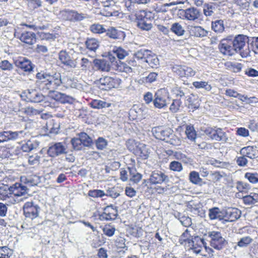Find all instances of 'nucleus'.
<instances>
[{
	"mask_svg": "<svg viewBox=\"0 0 258 258\" xmlns=\"http://www.w3.org/2000/svg\"><path fill=\"white\" fill-rule=\"evenodd\" d=\"M247 37L242 34L235 36L233 39L231 38L232 46L236 53H239L242 57H247L249 53L248 46L246 45Z\"/></svg>",
	"mask_w": 258,
	"mask_h": 258,
	"instance_id": "obj_2",
	"label": "nucleus"
},
{
	"mask_svg": "<svg viewBox=\"0 0 258 258\" xmlns=\"http://www.w3.org/2000/svg\"><path fill=\"white\" fill-rule=\"evenodd\" d=\"M96 148L98 150H103L108 145L107 141L103 137H99L95 141Z\"/></svg>",
	"mask_w": 258,
	"mask_h": 258,
	"instance_id": "obj_46",
	"label": "nucleus"
},
{
	"mask_svg": "<svg viewBox=\"0 0 258 258\" xmlns=\"http://www.w3.org/2000/svg\"><path fill=\"white\" fill-rule=\"evenodd\" d=\"M13 189L14 188L12 186H9L8 185L0 184V196L3 198L9 197V195H13Z\"/></svg>",
	"mask_w": 258,
	"mask_h": 258,
	"instance_id": "obj_31",
	"label": "nucleus"
},
{
	"mask_svg": "<svg viewBox=\"0 0 258 258\" xmlns=\"http://www.w3.org/2000/svg\"><path fill=\"white\" fill-rule=\"evenodd\" d=\"M14 188L12 190L14 191L12 192L13 195L15 196L20 197L27 193L28 189L27 186L23 185L19 183H16L15 184L12 185Z\"/></svg>",
	"mask_w": 258,
	"mask_h": 258,
	"instance_id": "obj_26",
	"label": "nucleus"
},
{
	"mask_svg": "<svg viewBox=\"0 0 258 258\" xmlns=\"http://www.w3.org/2000/svg\"><path fill=\"white\" fill-rule=\"evenodd\" d=\"M147 62L151 68H156L159 64V61L158 57L155 54L152 53L150 51V53L148 54V56L144 61Z\"/></svg>",
	"mask_w": 258,
	"mask_h": 258,
	"instance_id": "obj_28",
	"label": "nucleus"
},
{
	"mask_svg": "<svg viewBox=\"0 0 258 258\" xmlns=\"http://www.w3.org/2000/svg\"><path fill=\"white\" fill-rule=\"evenodd\" d=\"M220 51L224 55L232 56L236 53L232 46L231 36L222 39L218 45Z\"/></svg>",
	"mask_w": 258,
	"mask_h": 258,
	"instance_id": "obj_8",
	"label": "nucleus"
},
{
	"mask_svg": "<svg viewBox=\"0 0 258 258\" xmlns=\"http://www.w3.org/2000/svg\"><path fill=\"white\" fill-rule=\"evenodd\" d=\"M137 26L144 31H149L153 27L152 20L148 17V13L144 10L140 11L136 14Z\"/></svg>",
	"mask_w": 258,
	"mask_h": 258,
	"instance_id": "obj_4",
	"label": "nucleus"
},
{
	"mask_svg": "<svg viewBox=\"0 0 258 258\" xmlns=\"http://www.w3.org/2000/svg\"><path fill=\"white\" fill-rule=\"evenodd\" d=\"M150 53V50L144 48L140 49L137 50L134 53V57L137 58L138 60H142L145 61L148 54Z\"/></svg>",
	"mask_w": 258,
	"mask_h": 258,
	"instance_id": "obj_35",
	"label": "nucleus"
},
{
	"mask_svg": "<svg viewBox=\"0 0 258 258\" xmlns=\"http://www.w3.org/2000/svg\"><path fill=\"white\" fill-rule=\"evenodd\" d=\"M73 101V98L70 96L65 94L60 93L58 102L62 103H72Z\"/></svg>",
	"mask_w": 258,
	"mask_h": 258,
	"instance_id": "obj_54",
	"label": "nucleus"
},
{
	"mask_svg": "<svg viewBox=\"0 0 258 258\" xmlns=\"http://www.w3.org/2000/svg\"><path fill=\"white\" fill-rule=\"evenodd\" d=\"M90 30L92 32L96 34H102L106 32V29L103 26L98 23L91 25Z\"/></svg>",
	"mask_w": 258,
	"mask_h": 258,
	"instance_id": "obj_44",
	"label": "nucleus"
},
{
	"mask_svg": "<svg viewBox=\"0 0 258 258\" xmlns=\"http://www.w3.org/2000/svg\"><path fill=\"white\" fill-rule=\"evenodd\" d=\"M169 168L170 170L176 172H180L183 169L182 164L176 161H173L170 163Z\"/></svg>",
	"mask_w": 258,
	"mask_h": 258,
	"instance_id": "obj_57",
	"label": "nucleus"
},
{
	"mask_svg": "<svg viewBox=\"0 0 258 258\" xmlns=\"http://www.w3.org/2000/svg\"><path fill=\"white\" fill-rule=\"evenodd\" d=\"M154 136L157 139L165 141L174 146L180 144V140L173 133V131L170 128L155 127L152 129Z\"/></svg>",
	"mask_w": 258,
	"mask_h": 258,
	"instance_id": "obj_1",
	"label": "nucleus"
},
{
	"mask_svg": "<svg viewBox=\"0 0 258 258\" xmlns=\"http://www.w3.org/2000/svg\"><path fill=\"white\" fill-rule=\"evenodd\" d=\"M215 137V141L221 142L223 143L227 142L228 140L226 133L223 132L221 128H217L216 136Z\"/></svg>",
	"mask_w": 258,
	"mask_h": 258,
	"instance_id": "obj_37",
	"label": "nucleus"
},
{
	"mask_svg": "<svg viewBox=\"0 0 258 258\" xmlns=\"http://www.w3.org/2000/svg\"><path fill=\"white\" fill-rule=\"evenodd\" d=\"M128 169L130 172V181L134 183H138L142 178V175L140 173H137L134 169L128 168Z\"/></svg>",
	"mask_w": 258,
	"mask_h": 258,
	"instance_id": "obj_39",
	"label": "nucleus"
},
{
	"mask_svg": "<svg viewBox=\"0 0 258 258\" xmlns=\"http://www.w3.org/2000/svg\"><path fill=\"white\" fill-rule=\"evenodd\" d=\"M0 68L5 71H10L13 68V64L8 60H4L0 62Z\"/></svg>",
	"mask_w": 258,
	"mask_h": 258,
	"instance_id": "obj_64",
	"label": "nucleus"
},
{
	"mask_svg": "<svg viewBox=\"0 0 258 258\" xmlns=\"http://www.w3.org/2000/svg\"><path fill=\"white\" fill-rule=\"evenodd\" d=\"M182 102L180 99H174L173 100L172 104L170 106V110L172 112H176L179 110V108Z\"/></svg>",
	"mask_w": 258,
	"mask_h": 258,
	"instance_id": "obj_59",
	"label": "nucleus"
},
{
	"mask_svg": "<svg viewBox=\"0 0 258 258\" xmlns=\"http://www.w3.org/2000/svg\"><path fill=\"white\" fill-rule=\"evenodd\" d=\"M82 145L84 147H90L92 144V140L86 133L84 132L78 134Z\"/></svg>",
	"mask_w": 258,
	"mask_h": 258,
	"instance_id": "obj_36",
	"label": "nucleus"
},
{
	"mask_svg": "<svg viewBox=\"0 0 258 258\" xmlns=\"http://www.w3.org/2000/svg\"><path fill=\"white\" fill-rule=\"evenodd\" d=\"M118 216V211L116 208H114L111 205L107 206L103 209V212L99 214V218L100 220H113Z\"/></svg>",
	"mask_w": 258,
	"mask_h": 258,
	"instance_id": "obj_11",
	"label": "nucleus"
},
{
	"mask_svg": "<svg viewBox=\"0 0 258 258\" xmlns=\"http://www.w3.org/2000/svg\"><path fill=\"white\" fill-rule=\"evenodd\" d=\"M87 48L90 51L95 52L99 46V41L95 38L87 39L85 42Z\"/></svg>",
	"mask_w": 258,
	"mask_h": 258,
	"instance_id": "obj_32",
	"label": "nucleus"
},
{
	"mask_svg": "<svg viewBox=\"0 0 258 258\" xmlns=\"http://www.w3.org/2000/svg\"><path fill=\"white\" fill-rule=\"evenodd\" d=\"M58 59L62 64L69 68H75L77 66V58L74 52L70 50H61L58 53Z\"/></svg>",
	"mask_w": 258,
	"mask_h": 258,
	"instance_id": "obj_3",
	"label": "nucleus"
},
{
	"mask_svg": "<svg viewBox=\"0 0 258 258\" xmlns=\"http://www.w3.org/2000/svg\"><path fill=\"white\" fill-rule=\"evenodd\" d=\"M10 251V249L7 246L0 247V258H9L11 254Z\"/></svg>",
	"mask_w": 258,
	"mask_h": 258,
	"instance_id": "obj_62",
	"label": "nucleus"
},
{
	"mask_svg": "<svg viewBox=\"0 0 258 258\" xmlns=\"http://www.w3.org/2000/svg\"><path fill=\"white\" fill-rule=\"evenodd\" d=\"M22 181L27 185V187L36 185L40 182V177L36 175L30 176L24 178H22Z\"/></svg>",
	"mask_w": 258,
	"mask_h": 258,
	"instance_id": "obj_30",
	"label": "nucleus"
},
{
	"mask_svg": "<svg viewBox=\"0 0 258 258\" xmlns=\"http://www.w3.org/2000/svg\"><path fill=\"white\" fill-rule=\"evenodd\" d=\"M35 148V145L30 140L27 141V142L24 144L21 147L22 151L25 152H30Z\"/></svg>",
	"mask_w": 258,
	"mask_h": 258,
	"instance_id": "obj_58",
	"label": "nucleus"
},
{
	"mask_svg": "<svg viewBox=\"0 0 258 258\" xmlns=\"http://www.w3.org/2000/svg\"><path fill=\"white\" fill-rule=\"evenodd\" d=\"M185 134L188 139L194 142L196 140L197 134L194 127L191 125H188L186 127Z\"/></svg>",
	"mask_w": 258,
	"mask_h": 258,
	"instance_id": "obj_40",
	"label": "nucleus"
},
{
	"mask_svg": "<svg viewBox=\"0 0 258 258\" xmlns=\"http://www.w3.org/2000/svg\"><path fill=\"white\" fill-rule=\"evenodd\" d=\"M137 153L142 159H147L149 157L150 153L146 145L144 144L140 145V147H139Z\"/></svg>",
	"mask_w": 258,
	"mask_h": 258,
	"instance_id": "obj_41",
	"label": "nucleus"
},
{
	"mask_svg": "<svg viewBox=\"0 0 258 258\" xmlns=\"http://www.w3.org/2000/svg\"><path fill=\"white\" fill-rule=\"evenodd\" d=\"M188 90L184 87H174L171 90V92L176 97L181 98L187 94Z\"/></svg>",
	"mask_w": 258,
	"mask_h": 258,
	"instance_id": "obj_34",
	"label": "nucleus"
},
{
	"mask_svg": "<svg viewBox=\"0 0 258 258\" xmlns=\"http://www.w3.org/2000/svg\"><path fill=\"white\" fill-rule=\"evenodd\" d=\"M71 143L75 150H81L84 147L79 136L77 138H73L71 140Z\"/></svg>",
	"mask_w": 258,
	"mask_h": 258,
	"instance_id": "obj_51",
	"label": "nucleus"
},
{
	"mask_svg": "<svg viewBox=\"0 0 258 258\" xmlns=\"http://www.w3.org/2000/svg\"><path fill=\"white\" fill-rule=\"evenodd\" d=\"M118 70L121 72H124L126 73H130L133 71V69L131 66H129L126 63L121 62L119 64H118Z\"/></svg>",
	"mask_w": 258,
	"mask_h": 258,
	"instance_id": "obj_56",
	"label": "nucleus"
},
{
	"mask_svg": "<svg viewBox=\"0 0 258 258\" xmlns=\"http://www.w3.org/2000/svg\"><path fill=\"white\" fill-rule=\"evenodd\" d=\"M27 6L29 9L34 10L42 6L41 0H26Z\"/></svg>",
	"mask_w": 258,
	"mask_h": 258,
	"instance_id": "obj_47",
	"label": "nucleus"
},
{
	"mask_svg": "<svg viewBox=\"0 0 258 258\" xmlns=\"http://www.w3.org/2000/svg\"><path fill=\"white\" fill-rule=\"evenodd\" d=\"M190 236L189 231L186 229L179 237L178 242L181 245L184 244L186 245V243H188V244L189 243H193V240L190 239Z\"/></svg>",
	"mask_w": 258,
	"mask_h": 258,
	"instance_id": "obj_33",
	"label": "nucleus"
},
{
	"mask_svg": "<svg viewBox=\"0 0 258 258\" xmlns=\"http://www.w3.org/2000/svg\"><path fill=\"white\" fill-rule=\"evenodd\" d=\"M244 177L251 183L254 184L258 182V173L256 172H246L245 173Z\"/></svg>",
	"mask_w": 258,
	"mask_h": 258,
	"instance_id": "obj_48",
	"label": "nucleus"
},
{
	"mask_svg": "<svg viewBox=\"0 0 258 258\" xmlns=\"http://www.w3.org/2000/svg\"><path fill=\"white\" fill-rule=\"evenodd\" d=\"M95 68L101 72H109L110 67L108 61L105 59H95L93 61Z\"/></svg>",
	"mask_w": 258,
	"mask_h": 258,
	"instance_id": "obj_23",
	"label": "nucleus"
},
{
	"mask_svg": "<svg viewBox=\"0 0 258 258\" xmlns=\"http://www.w3.org/2000/svg\"><path fill=\"white\" fill-rule=\"evenodd\" d=\"M236 188L239 192L246 191L250 188V185L243 181H238L236 182Z\"/></svg>",
	"mask_w": 258,
	"mask_h": 258,
	"instance_id": "obj_55",
	"label": "nucleus"
},
{
	"mask_svg": "<svg viewBox=\"0 0 258 258\" xmlns=\"http://www.w3.org/2000/svg\"><path fill=\"white\" fill-rule=\"evenodd\" d=\"M3 143L15 141L19 138L23 137L25 134L24 131L13 132L11 131L1 132Z\"/></svg>",
	"mask_w": 258,
	"mask_h": 258,
	"instance_id": "obj_15",
	"label": "nucleus"
},
{
	"mask_svg": "<svg viewBox=\"0 0 258 258\" xmlns=\"http://www.w3.org/2000/svg\"><path fill=\"white\" fill-rule=\"evenodd\" d=\"M27 97L32 102L38 103L43 100L45 101L44 96L35 89L28 90Z\"/></svg>",
	"mask_w": 258,
	"mask_h": 258,
	"instance_id": "obj_21",
	"label": "nucleus"
},
{
	"mask_svg": "<svg viewBox=\"0 0 258 258\" xmlns=\"http://www.w3.org/2000/svg\"><path fill=\"white\" fill-rule=\"evenodd\" d=\"M252 241L249 236L243 237L237 242V245L240 247H245L248 246Z\"/></svg>",
	"mask_w": 258,
	"mask_h": 258,
	"instance_id": "obj_53",
	"label": "nucleus"
},
{
	"mask_svg": "<svg viewBox=\"0 0 258 258\" xmlns=\"http://www.w3.org/2000/svg\"><path fill=\"white\" fill-rule=\"evenodd\" d=\"M60 92L57 91H49L47 97H45V101L44 102L45 106H49L53 108L55 106V102L53 101L58 102Z\"/></svg>",
	"mask_w": 258,
	"mask_h": 258,
	"instance_id": "obj_18",
	"label": "nucleus"
},
{
	"mask_svg": "<svg viewBox=\"0 0 258 258\" xmlns=\"http://www.w3.org/2000/svg\"><path fill=\"white\" fill-rule=\"evenodd\" d=\"M184 66L174 65L172 67V71L180 77H183V73Z\"/></svg>",
	"mask_w": 258,
	"mask_h": 258,
	"instance_id": "obj_61",
	"label": "nucleus"
},
{
	"mask_svg": "<svg viewBox=\"0 0 258 258\" xmlns=\"http://www.w3.org/2000/svg\"><path fill=\"white\" fill-rule=\"evenodd\" d=\"M125 6L129 10L131 9L132 4H147L150 2V0H124Z\"/></svg>",
	"mask_w": 258,
	"mask_h": 258,
	"instance_id": "obj_52",
	"label": "nucleus"
},
{
	"mask_svg": "<svg viewBox=\"0 0 258 258\" xmlns=\"http://www.w3.org/2000/svg\"><path fill=\"white\" fill-rule=\"evenodd\" d=\"M64 16L70 21H82L85 18L84 14L79 13L74 10H67L64 11Z\"/></svg>",
	"mask_w": 258,
	"mask_h": 258,
	"instance_id": "obj_22",
	"label": "nucleus"
},
{
	"mask_svg": "<svg viewBox=\"0 0 258 258\" xmlns=\"http://www.w3.org/2000/svg\"><path fill=\"white\" fill-rule=\"evenodd\" d=\"M257 148L254 146H247L240 150V154L250 159L255 158L257 156Z\"/></svg>",
	"mask_w": 258,
	"mask_h": 258,
	"instance_id": "obj_24",
	"label": "nucleus"
},
{
	"mask_svg": "<svg viewBox=\"0 0 258 258\" xmlns=\"http://www.w3.org/2000/svg\"><path fill=\"white\" fill-rule=\"evenodd\" d=\"M168 96L166 90L161 89L156 91L154 96L153 104L155 108H164L167 105Z\"/></svg>",
	"mask_w": 258,
	"mask_h": 258,
	"instance_id": "obj_6",
	"label": "nucleus"
},
{
	"mask_svg": "<svg viewBox=\"0 0 258 258\" xmlns=\"http://www.w3.org/2000/svg\"><path fill=\"white\" fill-rule=\"evenodd\" d=\"M20 39L25 43L32 45L36 42V35L32 32H25L21 34Z\"/></svg>",
	"mask_w": 258,
	"mask_h": 258,
	"instance_id": "obj_25",
	"label": "nucleus"
},
{
	"mask_svg": "<svg viewBox=\"0 0 258 258\" xmlns=\"http://www.w3.org/2000/svg\"><path fill=\"white\" fill-rule=\"evenodd\" d=\"M225 217L224 220L228 222L235 221L240 217L241 211L237 208H229L225 211Z\"/></svg>",
	"mask_w": 258,
	"mask_h": 258,
	"instance_id": "obj_17",
	"label": "nucleus"
},
{
	"mask_svg": "<svg viewBox=\"0 0 258 258\" xmlns=\"http://www.w3.org/2000/svg\"><path fill=\"white\" fill-rule=\"evenodd\" d=\"M209 217L210 220H224L225 217V210H221L218 207H213L209 210Z\"/></svg>",
	"mask_w": 258,
	"mask_h": 258,
	"instance_id": "obj_19",
	"label": "nucleus"
},
{
	"mask_svg": "<svg viewBox=\"0 0 258 258\" xmlns=\"http://www.w3.org/2000/svg\"><path fill=\"white\" fill-rule=\"evenodd\" d=\"M202 15L200 10L195 7H190L182 10V16L184 19L196 21L200 19Z\"/></svg>",
	"mask_w": 258,
	"mask_h": 258,
	"instance_id": "obj_12",
	"label": "nucleus"
},
{
	"mask_svg": "<svg viewBox=\"0 0 258 258\" xmlns=\"http://www.w3.org/2000/svg\"><path fill=\"white\" fill-rule=\"evenodd\" d=\"M15 66L25 72L31 73L33 71L34 65L32 62L26 57H19L15 60Z\"/></svg>",
	"mask_w": 258,
	"mask_h": 258,
	"instance_id": "obj_14",
	"label": "nucleus"
},
{
	"mask_svg": "<svg viewBox=\"0 0 258 258\" xmlns=\"http://www.w3.org/2000/svg\"><path fill=\"white\" fill-rule=\"evenodd\" d=\"M193 86L197 88H204L207 91H210L212 89L211 85L209 84L207 82L205 81H196L192 83Z\"/></svg>",
	"mask_w": 258,
	"mask_h": 258,
	"instance_id": "obj_45",
	"label": "nucleus"
},
{
	"mask_svg": "<svg viewBox=\"0 0 258 258\" xmlns=\"http://www.w3.org/2000/svg\"><path fill=\"white\" fill-rule=\"evenodd\" d=\"M168 180V176L165 175L163 172L155 170L152 172L149 181L152 184H161L163 182Z\"/></svg>",
	"mask_w": 258,
	"mask_h": 258,
	"instance_id": "obj_16",
	"label": "nucleus"
},
{
	"mask_svg": "<svg viewBox=\"0 0 258 258\" xmlns=\"http://www.w3.org/2000/svg\"><path fill=\"white\" fill-rule=\"evenodd\" d=\"M187 28L190 36L196 38H202L209 34V31L200 26L191 25Z\"/></svg>",
	"mask_w": 258,
	"mask_h": 258,
	"instance_id": "obj_13",
	"label": "nucleus"
},
{
	"mask_svg": "<svg viewBox=\"0 0 258 258\" xmlns=\"http://www.w3.org/2000/svg\"><path fill=\"white\" fill-rule=\"evenodd\" d=\"M113 53L119 59H122L128 55L127 51L121 47H116L113 50Z\"/></svg>",
	"mask_w": 258,
	"mask_h": 258,
	"instance_id": "obj_42",
	"label": "nucleus"
},
{
	"mask_svg": "<svg viewBox=\"0 0 258 258\" xmlns=\"http://www.w3.org/2000/svg\"><path fill=\"white\" fill-rule=\"evenodd\" d=\"M211 28L217 34H221L224 31L225 26L222 20H216L211 23Z\"/></svg>",
	"mask_w": 258,
	"mask_h": 258,
	"instance_id": "obj_27",
	"label": "nucleus"
},
{
	"mask_svg": "<svg viewBox=\"0 0 258 258\" xmlns=\"http://www.w3.org/2000/svg\"><path fill=\"white\" fill-rule=\"evenodd\" d=\"M66 150V148L61 143H51L49 145L47 153L49 157H55L65 154L67 152Z\"/></svg>",
	"mask_w": 258,
	"mask_h": 258,
	"instance_id": "obj_10",
	"label": "nucleus"
},
{
	"mask_svg": "<svg viewBox=\"0 0 258 258\" xmlns=\"http://www.w3.org/2000/svg\"><path fill=\"white\" fill-rule=\"evenodd\" d=\"M105 195L104 191L100 189L91 190L88 192V196L93 198H101Z\"/></svg>",
	"mask_w": 258,
	"mask_h": 258,
	"instance_id": "obj_60",
	"label": "nucleus"
},
{
	"mask_svg": "<svg viewBox=\"0 0 258 258\" xmlns=\"http://www.w3.org/2000/svg\"><path fill=\"white\" fill-rule=\"evenodd\" d=\"M90 104L91 106L95 109H102L104 108H108L111 106V103H108L105 101L95 99L92 100Z\"/></svg>",
	"mask_w": 258,
	"mask_h": 258,
	"instance_id": "obj_29",
	"label": "nucleus"
},
{
	"mask_svg": "<svg viewBox=\"0 0 258 258\" xmlns=\"http://www.w3.org/2000/svg\"><path fill=\"white\" fill-rule=\"evenodd\" d=\"M40 207L33 202H27L23 206L24 214L26 217L33 219L39 215Z\"/></svg>",
	"mask_w": 258,
	"mask_h": 258,
	"instance_id": "obj_9",
	"label": "nucleus"
},
{
	"mask_svg": "<svg viewBox=\"0 0 258 258\" xmlns=\"http://www.w3.org/2000/svg\"><path fill=\"white\" fill-rule=\"evenodd\" d=\"M178 220L181 224L185 227H188L192 224L191 218L187 216H182L178 218Z\"/></svg>",
	"mask_w": 258,
	"mask_h": 258,
	"instance_id": "obj_63",
	"label": "nucleus"
},
{
	"mask_svg": "<svg viewBox=\"0 0 258 258\" xmlns=\"http://www.w3.org/2000/svg\"><path fill=\"white\" fill-rule=\"evenodd\" d=\"M189 180L194 184H198L201 181L202 179L200 177L198 172L192 171L189 173Z\"/></svg>",
	"mask_w": 258,
	"mask_h": 258,
	"instance_id": "obj_50",
	"label": "nucleus"
},
{
	"mask_svg": "<svg viewBox=\"0 0 258 258\" xmlns=\"http://www.w3.org/2000/svg\"><path fill=\"white\" fill-rule=\"evenodd\" d=\"M48 80L51 81L55 86L59 87L62 84L61 75L59 73H55L52 75L49 74Z\"/></svg>",
	"mask_w": 258,
	"mask_h": 258,
	"instance_id": "obj_43",
	"label": "nucleus"
},
{
	"mask_svg": "<svg viewBox=\"0 0 258 258\" xmlns=\"http://www.w3.org/2000/svg\"><path fill=\"white\" fill-rule=\"evenodd\" d=\"M208 237L211 238V246L217 250L223 249L228 243L220 232L212 231L208 233Z\"/></svg>",
	"mask_w": 258,
	"mask_h": 258,
	"instance_id": "obj_5",
	"label": "nucleus"
},
{
	"mask_svg": "<svg viewBox=\"0 0 258 258\" xmlns=\"http://www.w3.org/2000/svg\"><path fill=\"white\" fill-rule=\"evenodd\" d=\"M171 31L177 36H182L184 34V30L182 25L179 23H174L172 24Z\"/></svg>",
	"mask_w": 258,
	"mask_h": 258,
	"instance_id": "obj_38",
	"label": "nucleus"
},
{
	"mask_svg": "<svg viewBox=\"0 0 258 258\" xmlns=\"http://www.w3.org/2000/svg\"><path fill=\"white\" fill-rule=\"evenodd\" d=\"M106 35L113 39L123 40L125 37V33L123 31L116 29L114 27H110L106 30Z\"/></svg>",
	"mask_w": 258,
	"mask_h": 258,
	"instance_id": "obj_20",
	"label": "nucleus"
},
{
	"mask_svg": "<svg viewBox=\"0 0 258 258\" xmlns=\"http://www.w3.org/2000/svg\"><path fill=\"white\" fill-rule=\"evenodd\" d=\"M120 83V80L109 76H105L98 80L99 88L103 90H109L113 88H117Z\"/></svg>",
	"mask_w": 258,
	"mask_h": 258,
	"instance_id": "obj_7",
	"label": "nucleus"
},
{
	"mask_svg": "<svg viewBox=\"0 0 258 258\" xmlns=\"http://www.w3.org/2000/svg\"><path fill=\"white\" fill-rule=\"evenodd\" d=\"M215 11V5L212 4H206L204 7V13L206 16H211Z\"/></svg>",
	"mask_w": 258,
	"mask_h": 258,
	"instance_id": "obj_49",
	"label": "nucleus"
}]
</instances>
